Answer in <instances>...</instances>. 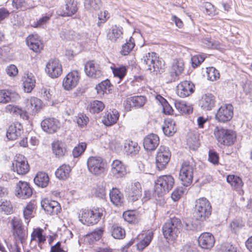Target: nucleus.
I'll list each match as a JSON object with an SVG mask.
<instances>
[{"instance_id": "41", "label": "nucleus", "mask_w": 252, "mask_h": 252, "mask_svg": "<svg viewBox=\"0 0 252 252\" xmlns=\"http://www.w3.org/2000/svg\"><path fill=\"white\" fill-rule=\"evenodd\" d=\"M49 179L48 175L42 172L37 173L34 178V183L38 187L41 188L46 187L49 183Z\"/></svg>"}, {"instance_id": "63", "label": "nucleus", "mask_w": 252, "mask_h": 252, "mask_svg": "<svg viewBox=\"0 0 252 252\" xmlns=\"http://www.w3.org/2000/svg\"><path fill=\"white\" fill-rule=\"evenodd\" d=\"M123 217L126 221L132 223L134 222L137 219L134 212L133 211H126L123 213Z\"/></svg>"}, {"instance_id": "59", "label": "nucleus", "mask_w": 252, "mask_h": 252, "mask_svg": "<svg viewBox=\"0 0 252 252\" xmlns=\"http://www.w3.org/2000/svg\"><path fill=\"white\" fill-rule=\"evenodd\" d=\"M208 160L215 165H218L219 162V154L216 151L210 150L208 154Z\"/></svg>"}, {"instance_id": "60", "label": "nucleus", "mask_w": 252, "mask_h": 252, "mask_svg": "<svg viewBox=\"0 0 252 252\" xmlns=\"http://www.w3.org/2000/svg\"><path fill=\"white\" fill-rule=\"evenodd\" d=\"M205 60L204 55H196L191 58L192 66L195 68L199 66Z\"/></svg>"}, {"instance_id": "29", "label": "nucleus", "mask_w": 252, "mask_h": 252, "mask_svg": "<svg viewBox=\"0 0 252 252\" xmlns=\"http://www.w3.org/2000/svg\"><path fill=\"white\" fill-rule=\"evenodd\" d=\"M27 44L30 49L35 53L40 52L43 49V44L37 35H30L26 39Z\"/></svg>"}, {"instance_id": "48", "label": "nucleus", "mask_w": 252, "mask_h": 252, "mask_svg": "<svg viewBox=\"0 0 252 252\" xmlns=\"http://www.w3.org/2000/svg\"><path fill=\"white\" fill-rule=\"evenodd\" d=\"M111 84L109 80L106 79L99 83L95 87L98 94L101 95L110 92Z\"/></svg>"}, {"instance_id": "21", "label": "nucleus", "mask_w": 252, "mask_h": 252, "mask_svg": "<svg viewBox=\"0 0 252 252\" xmlns=\"http://www.w3.org/2000/svg\"><path fill=\"white\" fill-rule=\"evenodd\" d=\"M79 80V73L77 71H73L68 73L63 81V86L65 90L69 91L75 88Z\"/></svg>"}, {"instance_id": "31", "label": "nucleus", "mask_w": 252, "mask_h": 252, "mask_svg": "<svg viewBox=\"0 0 252 252\" xmlns=\"http://www.w3.org/2000/svg\"><path fill=\"white\" fill-rule=\"evenodd\" d=\"M64 16H71L76 13L78 10L77 2L76 0H65Z\"/></svg>"}, {"instance_id": "18", "label": "nucleus", "mask_w": 252, "mask_h": 252, "mask_svg": "<svg viewBox=\"0 0 252 252\" xmlns=\"http://www.w3.org/2000/svg\"><path fill=\"white\" fill-rule=\"evenodd\" d=\"M194 92V85L189 81L181 82L177 86L176 93L181 97H186Z\"/></svg>"}, {"instance_id": "27", "label": "nucleus", "mask_w": 252, "mask_h": 252, "mask_svg": "<svg viewBox=\"0 0 252 252\" xmlns=\"http://www.w3.org/2000/svg\"><path fill=\"white\" fill-rule=\"evenodd\" d=\"M23 133L22 125L19 123H15L11 125L6 132V137L9 140H14L17 139Z\"/></svg>"}, {"instance_id": "3", "label": "nucleus", "mask_w": 252, "mask_h": 252, "mask_svg": "<svg viewBox=\"0 0 252 252\" xmlns=\"http://www.w3.org/2000/svg\"><path fill=\"white\" fill-rule=\"evenodd\" d=\"M105 210L103 208H96L93 210H83L80 221L85 225L89 226L96 224L103 216Z\"/></svg>"}, {"instance_id": "25", "label": "nucleus", "mask_w": 252, "mask_h": 252, "mask_svg": "<svg viewBox=\"0 0 252 252\" xmlns=\"http://www.w3.org/2000/svg\"><path fill=\"white\" fill-rule=\"evenodd\" d=\"M111 166V174L113 177L120 178L126 175V166L121 161L117 159L114 160Z\"/></svg>"}, {"instance_id": "50", "label": "nucleus", "mask_w": 252, "mask_h": 252, "mask_svg": "<svg viewBox=\"0 0 252 252\" xmlns=\"http://www.w3.org/2000/svg\"><path fill=\"white\" fill-rule=\"evenodd\" d=\"M135 46L134 39L130 37L129 40L122 46L121 53L123 55L126 56L128 55L130 52L133 49Z\"/></svg>"}, {"instance_id": "55", "label": "nucleus", "mask_w": 252, "mask_h": 252, "mask_svg": "<svg viewBox=\"0 0 252 252\" xmlns=\"http://www.w3.org/2000/svg\"><path fill=\"white\" fill-rule=\"evenodd\" d=\"M202 42L206 47L208 48L217 49L220 44L210 37H205L202 39Z\"/></svg>"}, {"instance_id": "57", "label": "nucleus", "mask_w": 252, "mask_h": 252, "mask_svg": "<svg viewBox=\"0 0 252 252\" xmlns=\"http://www.w3.org/2000/svg\"><path fill=\"white\" fill-rule=\"evenodd\" d=\"M113 73L115 77H117L121 80L126 75V68L124 66H122L117 68H114L113 69Z\"/></svg>"}, {"instance_id": "2", "label": "nucleus", "mask_w": 252, "mask_h": 252, "mask_svg": "<svg viewBox=\"0 0 252 252\" xmlns=\"http://www.w3.org/2000/svg\"><path fill=\"white\" fill-rule=\"evenodd\" d=\"M181 225V220L176 217L167 220L162 227L164 238L169 240H175L180 233Z\"/></svg>"}, {"instance_id": "58", "label": "nucleus", "mask_w": 252, "mask_h": 252, "mask_svg": "<svg viewBox=\"0 0 252 252\" xmlns=\"http://www.w3.org/2000/svg\"><path fill=\"white\" fill-rule=\"evenodd\" d=\"M220 252H239L237 248L229 243H224L220 247Z\"/></svg>"}, {"instance_id": "54", "label": "nucleus", "mask_w": 252, "mask_h": 252, "mask_svg": "<svg viewBox=\"0 0 252 252\" xmlns=\"http://www.w3.org/2000/svg\"><path fill=\"white\" fill-rule=\"evenodd\" d=\"M87 145L85 142L79 143L75 147L72 151V155L74 158H78L85 151Z\"/></svg>"}, {"instance_id": "8", "label": "nucleus", "mask_w": 252, "mask_h": 252, "mask_svg": "<svg viewBox=\"0 0 252 252\" xmlns=\"http://www.w3.org/2000/svg\"><path fill=\"white\" fill-rule=\"evenodd\" d=\"M105 163L103 159L99 157H90L87 160L89 171L92 174L98 176L105 172Z\"/></svg>"}, {"instance_id": "24", "label": "nucleus", "mask_w": 252, "mask_h": 252, "mask_svg": "<svg viewBox=\"0 0 252 252\" xmlns=\"http://www.w3.org/2000/svg\"><path fill=\"white\" fill-rule=\"evenodd\" d=\"M215 238L210 233H202L198 238L199 246L202 249L210 250L214 245Z\"/></svg>"}, {"instance_id": "52", "label": "nucleus", "mask_w": 252, "mask_h": 252, "mask_svg": "<svg viewBox=\"0 0 252 252\" xmlns=\"http://www.w3.org/2000/svg\"><path fill=\"white\" fill-rule=\"evenodd\" d=\"M76 121L78 126L83 128L88 124L89 118L84 113H79L76 117Z\"/></svg>"}, {"instance_id": "28", "label": "nucleus", "mask_w": 252, "mask_h": 252, "mask_svg": "<svg viewBox=\"0 0 252 252\" xmlns=\"http://www.w3.org/2000/svg\"><path fill=\"white\" fill-rule=\"evenodd\" d=\"M53 154L57 158H62L67 154V146L64 142L55 140L52 143Z\"/></svg>"}, {"instance_id": "35", "label": "nucleus", "mask_w": 252, "mask_h": 252, "mask_svg": "<svg viewBox=\"0 0 252 252\" xmlns=\"http://www.w3.org/2000/svg\"><path fill=\"white\" fill-rule=\"evenodd\" d=\"M139 149L140 147L137 143L130 140L125 141L124 151L127 155L135 156L138 153Z\"/></svg>"}, {"instance_id": "64", "label": "nucleus", "mask_w": 252, "mask_h": 252, "mask_svg": "<svg viewBox=\"0 0 252 252\" xmlns=\"http://www.w3.org/2000/svg\"><path fill=\"white\" fill-rule=\"evenodd\" d=\"M50 19V16L45 15L39 18L36 22L33 23V26L34 28L42 27L46 24Z\"/></svg>"}, {"instance_id": "23", "label": "nucleus", "mask_w": 252, "mask_h": 252, "mask_svg": "<svg viewBox=\"0 0 252 252\" xmlns=\"http://www.w3.org/2000/svg\"><path fill=\"white\" fill-rule=\"evenodd\" d=\"M216 100L215 96L211 93L203 94L199 100V105L205 111L212 110L215 106Z\"/></svg>"}, {"instance_id": "26", "label": "nucleus", "mask_w": 252, "mask_h": 252, "mask_svg": "<svg viewBox=\"0 0 252 252\" xmlns=\"http://www.w3.org/2000/svg\"><path fill=\"white\" fill-rule=\"evenodd\" d=\"M159 143V138L158 135L151 133L147 135L143 140V146L147 151L155 150Z\"/></svg>"}, {"instance_id": "56", "label": "nucleus", "mask_w": 252, "mask_h": 252, "mask_svg": "<svg viewBox=\"0 0 252 252\" xmlns=\"http://www.w3.org/2000/svg\"><path fill=\"white\" fill-rule=\"evenodd\" d=\"M0 209L6 215L11 214L13 213L12 206L9 201H3L0 206Z\"/></svg>"}, {"instance_id": "19", "label": "nucleus", "mask_w": 252, "mask_h": 252, "mask_svg": "<svg viewBox=\"0 0 252 252\" xmlns=\"http://www.w3.org/2000/svg\"><path fill=\"white\" fill-rule=\"evenodd\" d=\"M86 75L93 78H98L102 76V71L99 64L94 61L88 62L85 65Z\"/></svg>"}, {"instance_id": "39", "label": "nucleus", "mask_w": 252, "mask_h": 252, "mask_svg": "<svg viewBox=\"0 0 252 252\" xmlns=\"http://www.w3.org/2000/svg\"><path fill=\"white\" fill-rule=\"evenodd\" d=\"M70 171L71 168L69 165L63 164L57 169L55 175L60 180H64L69 177Z\"/></svg>"}, {"instance_id": "17", "label": "nucleus", "mask_w": 252, "mask_h": 252, "mask_svg": "<svg viewBox=\"0 0 252 252\" xmlns=\"http://www.w3.org/2000/svg\"><path fill=\"white\" fill-rule=\"evenodd\" d=\"M60 126L59 121L54 118L45 119L41 123L42 129L50 134L57 132L60 129Z\"/></svg>"}, {"instance_id": "30", "label": "nucleus", "mask_w": 252, "mask_h": 252, "mask_svg": "<svg viewBox=\"0 0 252 252\" xmlns=\"http://www.w3.org/2000/svg\"><path fill=\"white\" fill-rule=\"evenodd\" d=\"M111 202L116 206H121L124 202V198L123 193L117 189L113 188L109 192Z\"/></svg>"}, {"instance_id": "40", "label": "nucleus", "mask_w": 252, "mask_h": 252, "mask_svg": "<svg viewBox=\"0 0 252 252\" xmlns=\"http://www.w3.org/2000/svg\"><path fill=\"white\" fill-rule=\"evenodd\" d=\"M227 182L235 190L240 191L243 186L242 179L238 176L234 175H228L226 178Z\"/></svg>"}, {"instance_id": "7", "label": "nucleus", "mask_w": 252, "mask_h": 252, "mask_svg": "<svg viewBox=\"0 0 252 252\" xmlns=\"http://www.w3.org/2000/svg\"><path fill=\"white\" fill-rule=\"evenodd\" d=\"M195 167V163L193 162L184 161L183 163L180 171L179 178L184 186L188 187L192 183Z\"/></svg>"}, {"instance_id": "46", "label": "nucleus", "mask_w": 252, "mask_h": 252, "mask_svg": "<svg viewBox=\"0 0 252 252\" xmlns=\"http://www.w3.org/2000/svg\"><path fill=\"white\" fill-rule=\"evenodd\" d=\"M174 104L176 109L182 114H189L192 112V107L184 101H175Z\"/></svg>"}, {"instance_id": "43", "label": "nucleus", "mask_w": 252, "mask_h": 252, "mask_svg": "<svg viewBox=\"0 0 252 252\" xmlns=\"http://www.w3.org/2000/svg\"><path fill=\"white\" fill-rule=\"evenodd\" d=\"M153 238V233L152 231L146 232L143 238L136 244L137 249L139 251H143L150 244Z\"/></svg>"}, {"instance_id": "20", "label": "nucleus", "mask_w": 252, "mask_h": 252, "mask_svg": "<svg viewBox=\"0 0 252 252\" xmlns=\"http://www.w3.org/2000/svg\"><path fill=\"white\" fill-rule=\"evenodd\" d=\"M184 69V63L181 59L175 60L172 63L169 75L170 78L167 83L172 82L178 80L179 76L181 74Z\"/></svg>"}, {"instance_id": "10", "label": "nucleus", "mask_w": 252, "mask_h": 252, "mask_svg": "<svg viewBox=\"0 0 252 252\" xmlns=\"http://www.w3.org/2000/svg\"><path fill=\"white\" fill-rule=\"evenodd\" d=\"M13 170L19 175H25L30 170L27 158L22 155H16L12 162Z\"/></svg>"}, {"instance_id": "62", "label": "nucleus", "mask_w": 252, "mask_h": 252, "mask_svg": "<svg viewBox=\"0 0 252 252\" xmlns=\"http://www.w3.org/2000/svg\"><path fill=\"white\" fill-rule=\"evenodd\" d=\"M161 99V103L162 105L163 112L165 114L170 115L172 113L173 110L171 106L168 104L167 101L162 96H160Z\"/></svg>"}, {"instance_id": "34", "label": "nucleus", "mask_w": 252, "mask_h": 252, "mask_svg": "<svg viewBox=\"0 0 252 252\" xmlns=\"http://www.w3.org/2000/svg\"><path fill=\"white\" fill-rule=\"evenodd\" d=\"M23 85L25 92L29 93L32 91L35 86V79L32 73H28L24 77Z\"/></svg>"}, {"instance_id": "44", "label": "nucleus", "mask_w": 252, "mask_h": 252, "mask_svg": "<svg viewBox=\"0 0 252 252\" xmlns=\"http://www.w3.org/2000/svg\"><path fill=\"white\" fill-rule=\"evenodd\" d=\"M43 230L40 228L34 229L31 234V241H34L36 238L38 239V246L41 247V244H43L46 241V237L43 234Z\"/></svg>"}, {"instance_id": "11", "label": "nucleus", "mask_w": 252, "mask_h": 252, "mask_svg": "<svg viewBox=\"0 0 252 252\" xmlns=\"http://www.w3.org/2000/svg\"><path fill=\"white\" fill-rule=\"evenodd\" d=\"M12 232L14 236L17 237L21 242L24 240L28 235L21 219L14 217L10 221Z\"/></svg>"}, {"instance_id": "15", "label": "nucleus", "mask_w": 252, "mask_h": 252, "mask_svg": "<svg viewBox=\"0 0 252 252\" xmlns=\"http://www.w3.org/2000/svg\"><path fill=\"white\" fill-rule=\"evenodd\" d=\"M15 192L18 197L25 199L32 195V189L28 183L20 181L16 184Z\"/></svg>"}, {"instance_id": "51", "label": "nucleus", "mask_w": 252, "mask_h": 252, "mask_svg": "<svg viewBox=\"0 0 252 252\" xmlns=\"http://www.w3.org/2000/svg\"><path fill=\"white\" fill-rule=\"evenodd\" d=\"M206 73L208 80L211 81L216 80L220 78V73L214 67H209L206 68Z\"/></svg>"}, {"instance_id": "45", "label": "nucleus", "mask_w": 252, "mask_h": 252, "mask_svg": "<svg viewBox=\"0 0 252 252\" xmlns=\"http://www.w3.org/2000/svg\"><path fill=\"white\" fill-rule=\"evenodd\" d=\"M122 30L123 29L121 27L112 26L108 33L109 39L111 41H116L117 39L122 37L123 34Z\"/></svg>"}, {"instance_id": "47", "label": "nucleus", "mask_w": 252, "mask_h": 252, "mask_svg": "<svg viewBox=\"0 0 252 252\" xmlns=\"http://www.w3.org/2000/svg\"><path fill=\"white\" fill-rule=\"evenodd\" d=\"M104 103L99 100H95L90 102L89 105V109L91 113L98 114L101 112L104 108Z\"/></svg>"}, {"instance_id": "14", "label": "nucleus", "mask_w": 252, "mask_h": 252, "mask_svg": "<svg viewBox=\"0 0 252 252\" xmlns=\"http://www.w3.org/2000/svg\"><path fill=\"white\" fill-rule=\"evenodd\" d=\"M45 71L48 75L52 78L58 77L62 73V66L59 60L51 59L46 66Z\"/></svg>"}, {"instance_id": "37", "label": "nucleus", "mask_w": 252, "mask_h": 252, "mask_svg": "<svg viewBox=\"0 0 252 252\" xmlns=\"http://www.w3.org/2000/svg\"><path fill=\"white\" fill-rule=\"evenodd\" d=\"M103 233L102 228L95 229L91 233L86 235L85 240L90 244H93L101 238Z\"/></svg>"}, {"instance_id": "1", "label": "nucleus", "mask_w": 252, "mask_h": 252, "mask_svg": "<svg viewBox=\"0 0 252 252\" xmlns=\"http://www.w3.org/2000/svg\"><path fill=\"white\" fill-rule=\"evenodd\" d=\"M211 213L212 206L206 198L201 197L195 201L193 214L196 220L203 221L209 217Z\"/></svg>"}, {"instance_id": "13", "label": "nucleus", "mask_w": 252, "mask_h": 252, "mask_svg": "<svg viewBox=\"0 0 252 252\" xmlns=\"http://www.w3.org/2000/svg\"><path fill=\"white\" fill-rule=\"evenodd\" d=\"M125 191L128 201L134 202L140 198L142 196L141 185L138 182H135L126 188Z\"/></svg>"}, {"instance_id": "22", "label": "nucleus", "mask_w": 252, "mask_h": 252, "mask_svg": "<svg viewBox=\"0 0 252 252\" xmlns=\"http://www.w3.org/2000/svg\"><path fill=\"white\" fill-rule=\"evenodd\" d=\"M41 205L44 211L50 215H57L61 210L60 204L57 201L46 198L41 201Z\"/></svg>"}, {"instance_id": "32", "label": "nucleus", "mask_w": 252, "mask_h": 252, "mask_svg": "<svg viewBox=\"0 0 252 252\" xmlns=\"http://www.w3.org/2000/svg\"><path fill=\"white\" fill-rule=\"evenodd\" d=\"M119 117V113L116 109L108 112L103 120V123L106 126H111L116 123Z\"/></svg>"}, {"instance_id": "36", "label": "nucleus", "mask_w": 252, "mask_h": 252, "mask_svg": "<svg viewBox=\"0 0 252 252\" xmlns=\"http://www.w3.org/2000/svg\"><path fill=\"white\" fill-rule=\"evenodd\" d=\"M20 98L18 94L6 90H0V103H6L9 101H14Z\"/></svg>"}, {"instance_id": "6", "label": "nucleus", "mask_w": 252, "mask_h": 252, "mask_svg": "<svg viewBox=\"0 0 252 252\" xmlns=\"http://www.w3.org/2000/svg\"><path fill=\"white\" fill-rule=\"evenodd\" d=\"M142 63L145 65L147 70L151 72L160 73L163 72V63L154 52L146 54L141 59Z\"/></svg>"}, {"instance_id": "9", "label": "nucleus", "mask_w": 252, "mask_h": 252, "mask_svg": "<svg viewBox=\"0 0 252 252\" xmlns=\"http://www.w3.org/2000/svg\"><path fill=\"white\" fill-rule=\"evenodd\" d=\"M171 152L169 148L165 146H160L156 158V164L158 170L164 169L171 158Z\"/></svg>"}, {"instance_id": "12", "label": "nucleus", "mask_w": 252, "mask_h": 252, "mask_svg": "<svg viewBox=\"0 0 252 252\" xmlns=\"http://www.w3.org/2000/svg\"><path fill=\"white\" fill-rule=\"evenodd\" d=\"M233 116V107L230 104L221 106L216 114V119L219 122L225 123L231 120Z\"/></svg>"}, {"instance_id": "61", "label": "nucleus", "mask_w": 252, "mask_h": 252, "mask_svg": "<svg viewBox=\"0 0 252 252\" xmlns=\"http://www.w3.org/2000/svg\"><path fill=\"white\" fill-rule=\"evenodd\" d=\"M12 5L16 9L24 10L28 8L27 2L25 0H13Z\"/></svg>"}, {"instance_id": "5", "label": "nucleus", "mask_w": 252, "mask_h": 252, "mask_svg": "<svg viewBox=\"0 0 252 252\" xmlns=\"http://www.w3.org/2000/svg\"><path fill=\"white\" fill-rule=\"evenodd\" d=\"M218 141L222 145L231 146L236 140V134L232 130L216 126L214 131Z\"/></svg>"}, {"instance_id": "38", "label": "nucleus", "mask_w": 252, "mask_h": 252, "mask_svg": "<svg viewBox=\"0 0 252 252\" xmlns=\"http://www.w3.org/2000/svg\"><path fill=\"white\" fill-rule=\"evenodd\" d=\"M101 6V0H85L84 1L85 9L93 14L99 10Z\"/></svg>"}, {"instance_id": "53", "label": "nucleus", "mask_w": 252, "mask_h": 252, "mask_svg": "<svg viewBox=\"0 0 252 252\" xmlns=\"http://www.w3.org/2000/svg\"><path fill=\"white\" fill-rule=\"evenodd\" d=\"M34 208V204L32 202H30L26 205L23 211L24 217L26 220H28L27 223L29 222L30 220L32 217V214Z\"/></svg>"}, {"instance_id": "4", "label": "nucleus", "mask_w": 252, "mask_h": 252, "mask_svg": "<svg viewBox=\"0 0 252 252\" xmlns=\"http://www.w3.org/2000/svg\"><path fill=\"white\" fill-rule=\"evenodd\" d=\"M174 183V179L170 175H165L158 177L155 182V193L158 196H162L172 189Z\"/></svg>"}, {"instance_id": "33", "label": "nucleus", "mask_w": 252, "mask_h": 252, "mask_svg": "<svg viewBox=\"0 0 252 252\" xmlns=\"http://www.w3.org/2000/svg\"><path fill=\"white\" fill-rule=\"evenodd\" d=\"M42 102L40 99L37 97H32L26 101V108L30 112L34 113L40 109Z\"/></svg>"}, {"instance_id": "16", "label": "nucleus", "mask_w": 252, "mask_h": 252, "mask_svg": "<svg viewBox=\"0 0 252 252\" xmlns=\"http://www.w3.org/2000/svg\"><path fill=\"white\" fill-rule=\"evenodd\" d=\"M146 101V98L142 95H136L130 97L124 102L125 109L127 111L131 110L132 108H138L144 106Z\"/></svg>"}, {"instance_id": "49", "label": "nucleus", "mask_w": 252, "mask_h": 252, "mask_svg": "<svg viewBox=\"0 0 252 252\" xmlns=\"http://www.w3.org/2000/svg\"><path fill=\"white\" fill-rule=\"evenodd\" d=\"M112 236L117 239H122L126 236L125 230L121 226L114 224L112 226Z\"/></svg>"}, {"instance_id": "42", "label": "nucleus", "mask_w": 252, "mask_h": 252, "mask_svg": "<svg viewBox=\"0 0 252 252\" xmlns=\"http://www.w3.org/2000/svg\"><path fill=\"white\" fill-rule=\"evenodd\" d=\"M164 134L167 136H172L176 132L175 123L172 120H166L162 126Z\"/></svg>"}]
</instances>
